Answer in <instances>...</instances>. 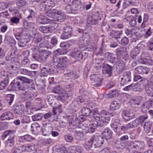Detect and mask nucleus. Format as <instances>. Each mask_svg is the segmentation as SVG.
<instances>
[{
  "mask_svg": "<svg viewBox=\"0 0 153 153\" xmlns=\"http://www.w3.org/2000/svg\"><path fill=\"white\" fill-rule=\"evenodd\" d=\"M72 28L69 25H66L64 27L63 31L71 33Z\"/></svg>",
  "mask_w": 153,
  "mask_h": 153,
  "instance_id": "obj_63",
  "label": "nucleus"
},
{
  "mask_svg": "<svg viewBox=\"0 0 153 153\" xmlns=\"http://www.w3.org/2000/svg\"><path fill=\"white\" fill-rule=\"evenodd\" d=\"M85 101L81 96L79 97L76 98L73 101V103L74 105L77 107L79 105H81L82 103L85 104Z\"/></svg>",
  "mask_w": 153,
  "mask_h": 153,
  "instance_id": "obj_33",
  "label": "nucleus"
},
{
  "mask_svg": "<svg viewBox=\"0 0 153 153\" xmlns=\"http://www.w3.org/2000/svg\"><path fill=\"white\" fill-rule=\"evenodd\" d=\"M120 103L119 102L116 101H113L110 106V109L113 111L118 109L120 108Z\"/></svg>",
  "mask_w": 153,
  "mask_h": 153,
  "instance_id": "obj_36",
  "label": "nucleus"
},
{
  "mask_svg": "<svg viewBox=\"0 0 153 153\" xmlns=\"http://www.w3.org/2000/svg\"><path fill=\"white\" fill-rule=\"evenodd\" d=\"M36 71H30L25 68L21 69L20 71L21 74L30 76H34L36 75Z\"/></svg>",
  "mask_w": 153,
  "mask_h": 153,
  "instance_id": "obj_25",
  "label": "nucleus"
},
{
  "mask_svg": "<svg viewBox=\"0 0 153 153\" xmlns=\"http://www.w3.org/2000/svg\"><path fill=\"white\" fill-rule=\"evenodd\" d=\"M74 87L73 84H69L68 85L64 88L65 91L68 92L71 91H73V89Z\"/></svg>",
  "mask_w": 153,
  "mask_h": 153,
  "instance_id": "obj_60",
  "label": "nucleus"
},
{
  "mask_svg": "<svg viewBox=\"0 0 153 153\" xmlns=\"http://www.w3.org/2000/svg\"><path fill=\"white\" fill-rule=\"evenodd\" d=\"M152 123L151 121L145 122L143 126L144 131L146 133H149L151 130Z\"/></svg>",
  "mask_w": 153,
  "mask_h": 153,
  "instance_id": "obj_38",
  "label": "nucleus"
},
{
  "mask_svg": "<svg viewBox=\"0 0 153 153\" xmlns=\"http://www.w3.org/2000/svg\"><path fill=\"white\" fill-rule=\"evenodd\" d=\"M92 137H93V148H99L103 143V139L101 137H95L93 136Z\"/></svg>",
  "mask_w": 153,
  "mask_h": 153,
  "instance_id": "obj_10",
  "label": "nucleus"
},
{
  "mask_svg": "<svg viewBox=\"0 0 153 153\" xmlns=\"http://www.w3.org/2000/svg\"><path fill=\"white\" fill-rule=\"evenodd\" d=\"M22 150L28 152H32L35 150V146L33 143L28 144L22 145Z\"/></svg>",
  "mask_w": 153,
  "mask_h": 153,
  "instance_id": "obj_28",
  "label": "nucleus"
},
{
  "mask_svg": "<svg viewBox=\"0 0 153 153\" xmlns=\"http://www.w3.org/2000/svg\"><path fill=\"white\" fill-rule=\"evenodd\" d=\"M119 91L116 90L110 91L107 95L110 98H112L117 97L119 95Z\"/></svg>",
  "mask_w": 153,
  "mask_h": 153,
  "instance_id": "obj_45",
  "label": "nucleus"
},
{
  "mask_svg": "<svg viewBox=\"0 0 153 153\" xmlns=\"http://www.w3.org/2000/svg\"><path fill=\"white\" fill-rule=\"evenodd\" d=\"M145 88L147 94L149 96L153 97V82L151 80H148Z\"/></svg>",
  "mask_w": 153,
  "mask_h": 153,
  "instance_id": "obj_12",
  "label": "nucleus"
},
{
  "mask_svg": "<svg viewBox=\"0 0 153 153\" xmlns=\"http://www.w3.org/2000/svg\"><path fill=\"white\" fill-rule=\"evenodd\" d=\"M85 133L84 131H77L75 137L77 139L82 140Z\"/></svg>",
  "mask_w": 153,
  "mask_h": 153,
  "instance_id": "obj_46",
  "label": "nucleus"
},
{
  "mask_svg": "<svg viewBox=\"0 0 153 153\" xmlns=\"http://www.w3.org/2000/svg\"><path fill=\"white\" fill-rule=\"evenodd\" d=\"M131 57L134 60L136 61L139 63H143V60L141 55L139 53H136L135 52L132 51L131 53Z\"/></svg>",
  "mask_w": 153,
  "mask_h": 153,
  "instance_id": "obj_21",
  "label": "nucleus"
},
{
  "mask_svg": "<svg viewBox=\"0 0 153 153\" xmlns=\"http://www.w3.org/2000/svg\"><path fill=\"white\" fill-rule=\"evenodd\" d=\"M27 0H17L16 4L19 7H22L27 3Z\"/></svg>",
  "mask_w": 153,
  "mask_h": 153,
  "instance_id": "obj_57",
  "label": "nucleus"
},
{
  "mask_svg": "<svg viewBox=\"0 0 153 153\" xmlns=\"http://www.w3.org/2000/svg\"><path fill=\"white\" fill-rule=\"evenodd\" d=\"M115 63H116L117 65L119 67L120 71H122L124 69L125 63L123 61L119 60L117 62H116Z\"/></svg>",
  "mask_w": 153,
  "mask_h": 153,
  "instance_id": "obj_52",
  "label": "nucleus"
},
{
  "mask_svg": "<svg viewBox=\"0 0 153 153\" xmlns=\"http://www.w3.org/2000/svg\"><path fill=\"white\" fill-rule=\"evenodd\" d=\"M81 112L82 114L84 115L88 116L90 115L91 111L90 109L87 107L82 108L81 110Z\"/></svg>",
  "mask_w": 153,
  "mask_h": 153,
  "instance_id": "obj_47",
  "label": "nucleus"
},
{
  "mask_svg": "<svg viewBox=\"0 0 153 153\" xmlns=\"http://www.w3.org/2000/svg\"><path fill=\"white\" fill-rule=\"evenodd\" d=\"M10 86L12 87V90L16 91H25L26 90V88L25 87L23 84L19 81H15L14 80L13 81Z\"/></svg>",
  "mask_w": 153,
  "mask_h": 153,
  "instance_id": "obj_5",
  "label": "nucleus"
},
{
  "mask_svg": "<svg viewBox=\"0 0 153 153\" xmlns=\"http://www.w3.org/2000/svg\"><path fill=\"white\" fill-rule=\"evenodd\" d=\"M54 70V69L51 67H49L47 66L42 68L41 72L42 74L45 76H47L48 74H51Z\"/></svg>",
  "mask_w": 153,
  "mask_h": 153,
  "instance_id": "obj_19",
  "label": "nucleus"
},
{
  "mask_svg": "<svg viewBox=\"0 0 153 153\" xmlns=\"http://www.w3.org/2000/svg\"><path fill=\"white\" fill-rule=\"evenodd\" d=\"M97 21L95 19H93L91 17H89L88 18L87 25L88 27L91 25H95L97 23Z\"/></svg>",
  "mask_w": 153,
  "mask_h": 153,
  "instance_id": "obj_44",
  "label": "nucleus"
},
{
  "mask_svg": "<svg viewBox=\"0 0 153 153\" xmlns=\"http://www.w3.org/2000/svg\"><path fill=\"white\" fill-rule=\"evenodd\" d=\"M53 92L58 94L63 93L65 92L64 89L62 88L59 86H57L53 88L52 90Z\"/></svg>",
  "mask_w": 153,
  "mask_h": 153,
  "instance_id": "obj_42",
  "label": "nucleus"
},
{
  "mask_svg": "<svg viewBox=\"0 0 153 153\" xmlns=\"http://www.w3.org/2000/svg\"><path fill=\"white\" fill-rule=\"evenodd\" d=\"M5 42L10 46L12 47L14 50L13 53L16 51V48L15 46L16 42L15 39L10 36H7L5 39Z\"/></svg>",
  "mask_w": 153,
  "mask_h": 153,
  "instance_id": "obj_17",
  "label": "nucleus"
},
{
  "mask_svg": "<svg viewBox=\"0 0 153 153\" xmlns=\"http://www.w3.org/2000/svg\"><path fill=\"white\" fill-rule=\"evenodd\" d=\"M30 41V39L28 36L23 35L21 37V38L18 40V45L20 47H24Z\"/></svg>",
  "mask_w": 153,
  "mask_h": 153,
  "instance_id": "obj_15",
  "label": "nucleus"
},
{
  "mask_svg": "<svg viewBox=\"0 0 153 153\" xmlns=\"http://www.w3.org/2000/svg\"><path fill=\"white\" fill-rule=\"evenodd\" d=\"M71 56L78 61H81L84 57L82 53L76 49L71 53Z\"/></svg>",
  "mask_w": 153,
  "mask_h": 153,
  "instance_id": "obj_14",
  "label": "nucleus"
},
{
  "mask_svg": "<svg viewBox=\"0 0 153 153\" xmlns=\"http://www.w3.org/2000/svg\"><path fill=\"white\" fill-rule=\"evenodd\" d=\"M64 137L65 140L69 143L72 142L74 140L73 137L71 135L69 134L64 135Z\"/></svg>",
  "mask_w": 153,
  "mask_h": 153,
  "instance_id": "obj_58",
  "label": "nucleus"
},
{
  "mask_svg": "<svg viewBox=\"0 0 153 153\" xmlns=\"http://www.w3.org/2000/svg\"><path fill=\"white\" fill-rule=\"evenodd\" d=\"M148 117L147 116L141 115L138 118H136V119L137 121L138 122V123L139 125L140 124H142L145 120Z\"/></svg>",
  "mask_w": 153,
  "mask_h": 153,
  "instance_id": "obj_49",
  "label": "nucleus"
},
{
  "mask_svg": "<svg viewBox=\"0 0 153 153\" xmlns=\"http://www.w3.org/2000/svg\"><path fill=\"white\" fill-rule=\"evenodd\" d=\"M71 33L63 31L62 34L61 38L63 39H68L71 36Z\"/></svg>",
  "mask_w": 153,
  "mask_h": 153,
  "instance_id": "obj_55",
  "label": "nucleus"
},
{
  "mask_svg": "<svg viewBox=\"0 0 153 153\" xmlns=\"http://www.w3.org/2000/svg\"><path fill=\"white\" fill-rule=\"evenodd\" d=\"M72 4L74 11H80L83 9L80 0H73Z\"/></svg>",
  "mask_w": 153,
  "mask_h": 153,
  "instance_id": "obj_23",
  "label": "nucleus"
},
{
  "mask_svg": "<svg viewBox=\"0 0 153 153\" xmlns=\"http://www.w3.org/2000/svg\"><path fill=\"white\" fill-rule=\"evenodd\" d=\"M63 48L58 49L56 51H54V56H59L60 57H63L60 56L62 54H63Z\"/></svg>",
  "mask_w": 153,
  "mask_h": 153,
  "instance_id": "obj_56",
  "label": "nucleus"
},
{
  "mask_svg": "<svg viewBox=\"0 0 153 153\" xmlns=\"http://www.w3.org/2000/svg\"><path fill=\"white\" fill-rule=\"evenodd\" d=\"M70 149L71 153H83V148L81 146H71Z\"/></svg>",
  "mask_w": 153,
  "mask_h": 153,
  "instance_id": "obj_32",
  "label": "nucleus"
},
{
  "mask_svg": "<svg viewBox=\"0 0 153 153\" xmlns=\"http://www.w3.org/2000/svg\"><path fill=\"white\" fill-rule=\"evenodd\" d=\"M7 136H10V139H7L6 141V144L7 146L12 147L14 144V138L15 137L14 134L12 131L7 130L4 131L3 134V139H4Z\"/></svg>",
  "mask_w": 153,
  "mask_h": 153,
  "instance_id": "obj_2",
  "label": "nucleus"
},
{
  "mask_svg": "<svg viewBox=\"0 0 153 153\" xmlns=\"http://www.w3.org/2000/svg\"><path fill=\"white\" fill-rule=\"evenodd\" d=\"M37 22L40 24H44L48 23H52V21L44 16L40 15L38 17Z\"/></svg>",
  "mask_w": 153,
  "mask_h": 153,
  "instance_id": "obj_24",
  "label": "nucleus"
},
{
  "mask_svg": "<svg viewBox=\"0 0 153 153\" xmlns=\"http://www.w3.org/2000/svg\"><path fill=\"white\" fill-rule=\"evenodd\" d=\"M51 62L54 64L57 63L56 67L59 70H63L66 68L68 63L66 57H60L59 56H53Z\"/></svg>",
  "mask_w": 153,
  "mask_h": 153,
  "instance_id": "obj_1",
  "label": "nucleus"
},
{
  "mask_svg": "<svg viewBox=\"0 0 153 153\" xmlns=\"http://www.w3.org/2000/svg\"><path fill=\"white\" fill-rule=\"evenodd\" d=\"M14 95L13 94H9L7 96V102L10 105H11L14 100Z\"/></svg>",
  "mask_w": 153,
  "mask_h": 153,
  "instance_id": "obj_59",
  "label": "nucleus"
},
{
  "mask_svg": "<svg viewBox=\"0 0 153 153\" xmlns=\"http://www.w3.org/2000/svg\"><path fill=\"white\" fill-rule=\"evenodd\" d=\"M127 48L125 47H121L117 48L116 50V54L118 56H120L124 54L126 52Z\"/></svg>",
  "mask_w": 153,
  "mask_h": 153,
  "instance_id": "obj_39",
  "label": "nucleus"
},
{
  "mask_svg": "<svg viewBox=\"0 0 153 153\" xmlns=\"http://www.w3.org/2000/svg\"><path fill=\"white\" fill-rule=\"evenodd\" d=\"M131 72L130 71H126L123 74V77L121 78L120 84L122 85L127 84L131 81Z\"/></svg>",
  "mask_w": 153,
  "mask_h": 153,
  "instance_id": "obj_11",
  "label": "nucleus"
},
{
  "mask_svg": "<svg viewBox=\"0 0 153 153\" xmlns=\"http://www.w3.org/2000/svg\"><path fill=\"white\" fill-rule=\"evenodd\" d=\"M110 118L108 117L102 116L98 121H94L91 122V126L94 127L98 126H102L105 124L108 123L110 121Z\"/></svg>",
  "mask_w": 153,
  "mask_h": 153,
  "instance_id": "obj_4",
  "label": "nucleus"
},
{
  "mask_svg": "<svg viewBox=\"0 0 153 153\" xmlns=\"http://www.w3.org/2000/svg\"><path fill=\"white\" fill-rule=\"evenodd\" d=\"M97 127H94L91 126V123L90 125V127H88L87 131L86 133H92L95 132L96 128Z\"/></svg>",
  "mask_w": 153,
  "mask_h": 153,
  "instance_id": "obj_62",
  "label": "nucleus"
},
{
  "mask_svg": "<svg viewBox=\"0 0 153 153\" xmlns=\"http://www.w3.org/2000/svg\"><path fill=\"white\" fill-rule=\"evenodd\" d=\"M51 53V51L44 50L40 53L41 61H45Z\"/></svg>",
  "mask_w": 153,
  "mask_h": 153,
  "instance_id": "obj_31",
  "label": "nucleus"
},
{
  "mask_svg": "<svg viewBox=\"0 0 153 153\" xmlns=\"http://www.w3.org/2000/svg\"><path fill=\"white\" fill-rule=\"evenodd\" d=\"M121 124L120 121L118 120H115L113 123L111 125V127L113 128L114 131L117 133L120 132Z\"/></svg>",
  "mask_w": 153,
  "mask_h": 153,
  "instance_id": "obj_27",
  "label": "nucleus"
},
{
  "mask_svg": "<svg viewBox=\"0 0 153 153\" xmlns=\"http://www.w3.org/2000/svg\"><path fill=\"white\" fill-rule=\"evenodd\" d=\"M30 61L27 57H25L22 60V65L28 66L30 65Z\"/></svg>",
  "mask_w": 153,
  "mask_h": 153,
  "instance_id": "obj_64",
  "label": "nucleus"
},
{
  "mask_svg": "<svg viewBox=\"0 0 153 153\" xmlns=\"http://www.w3.org/2000/svg\"><path fill=\"white\" fill-rule=\"evenodd\" d=\"M13 117L12 113L9 111H7L3 113L0 116V120H9L12 119Z\"/></svg>",
  "mask_w": 153,
  "mask_h": 153,
  "instance_id": "obj_30",
  "label": "nucleus"
},
{
  "mask_svg": "<svg viewBox=\"0 0 153 153\" xmlns=\"http://www.w3.org/2000/svg\"><path fill=\"white\" fill-rule=\"evenodd\" d=\"M57 10L54 9H51L48 10L46 13V15L49 17L53 18L56 16V13H57Z\"/></svg>",
  "mask_w": 153,
  "mask_h": 153,
  "instance_id": "obj_41",
  "label": "nucleus"
},
{
  "mask_svg": "<svg viewBox=\"0 0 153 153\" xmlns=\"http://www.w3.org/2000/svg\"><path fill=\"white\" fill-rule=\"evenodd\" d=\"M153 103L152 100H150L144 102L141 107L142 112L144 113H146Z\"/></svg>",
  "mask_w": 153,
  "mask_h": 153,
  "instance_id": "obj_20",
  "label": "nucleus"
},
{
  "mask_svg": "<svg viewBox=\"0 0 153 153\" xmlns=\"http://www.w3.org/2000/svg\"><path fill=\"white\" fill-rule=\"evenodd\" d=\"M102 79L100 77V76L98 75L97 76V78L94 81L96 82V83L94 84V86L96 87H98L100 86L102 83Z\"/></svg>",
  "mask_w": 153,
  "mask_h": 153,
  "instance_id": "obj_54",
  "label": "nucleus"
},
{
  "mask_svg": "<svg viewBox=\"0 0 153 153\" xmlns=\"http://www.w3.org/2000/svg\"><path fill=\"white\" fill-rule=\"evenodd\" d=\"M17 80H19L24 82L28 84L30 86L31 88L35 89V85L33 83V80L32 79H28V78L22 76H19L17 77Z\"/></svg>",
  "mask_w": 153,
  "mask_h": 153,
  "instance_id": "obj_13",
  "label": "nucleus"
},
{
  "mask_svg": "<svg viewBox=\"0 0 153 153\" xmlns=\"http://www.w3.org/2000/svg\"><path fill=\"white\" fill-rule=\"evenodd\" d=\"M122 31L121 32L117 30H112L110 33V35L112 36V37H114L116 39L120 38V35L122 34Z\"/></svg>",
  "mask_w": 153,
  "mask_h": 153,
  "instance_id": "obj_40",
  "label": "nucleus"
},
{
  "mask_svg": "<svg viewBox=\"0 0 153 153\" xmlns=\"http://www.w3.org/2000/svg\"><path fill=\"white\" fill-rule=\"evenodd\" d=\"M58 26V25L56 23H55V25L52 23L51 26H40L39 27V30L43 33H51L53 32L56 28H57Z\"/></svg>",
  "mask_w": 153,
  "mask_h": 153,
  "instance_id": "obj_7",
  "label": "nucleus"
},
{
  "mask_svg": "<svg viewBox=\"0 0 153 153\" xmlns=\"http://www.w3.org/2000/svg\"><path fill=\"white\" fill-rule=\"evenodd\" d=\"M93 137H91L88 141L85 142V147L87 150L91 149V148H93Z\"/></svg>",
  "mask_w": 153,
  "mask_h": 153,
  "instance_id": "obj_37",
  "label": "nucleus"
},
{
  "mask_svg": "<svg viewBox=\"0 0 153 153\" xmlns=\"http://www.w3.org/2000/svg\"><path fill=\"white\" fill-rule=\"evenodd\" d=\"M102 67L105 69L102 70V73L104 74H107L109 76H110L112 74V66L107 64H102Z\"/></svg>",
  "mask_w": 153,
  "mask_h": 153,
  "instance_id": "obj_22",
  "label": "nucleus"
},
{
  "mask_svg": "<svg viewBox=\"0 0 153 153\" xmlns=\"http://www.w3.org/2000/svg\"><path fill=\"white\" fill-rule=\"evenodd\" d=\"M80 120H79V119L76 118L74 120H73V121H70L69 124L70 126L71 125L73 126H79V124H80Z\"/></svg>",
  "mask_w": 153,
  "mask_h": 153,
  "instance_id": "obj_50",
  "label": "nucleus"
},
{
  "mask_svg": "<svg viewBox=\"0 0 153 153\" xmlns=\"http://www.w3.org/2000/svg\"><path fill=\"white\" fill-rule=\"evenodd\" d=\"M13 110L15 114L18 115H22L24 113L25 107L23 105H19L14 107Z\"/></svg>",
  "mask_w": 153,
  "mask_h": 153,
  "instance_id": "obj_16",
  "label": "nucleus"
},
{
  "mask_svg": "<svg viewBox=\"0 0 153 153\" xmlns=\"http://www.w3.org/2000/svg\"><path fill=\"white\" fill-rule=\"evenodd\" d=\"M57 12V13L56 14V18L54 19L52 21V23L53 25H55V23H56L58 25V22H63L66 19L65 16L62 11L58 10Z\"/></svg>",
  "mask_w": 153,
  "mask_h": 153,
  "instance_id": "obj_8",
  "label": "nucleus"
},
{
  "mask_svg": "<svg viewBox=\"0 0 153 153\" xmlns=\"http://www.w3.org/2000/svg\"><path fill=\"white\" fill-rule=\"evenodd\" d=\"M123 119L126 120L128 121L134 118V114L133 111L130 110H124L122 113Z\"/></svg>",
  "mask_w": 153,
  "mask_h": 153,
  "instance_id": "obj_9",
  "label": "nucleus"
},
{
  "mask_svg": "<svg viewBox=\"0 0 153 153\" xmlns=\"http://www.w3.org/2000/svg\"><path fill=\"white\" fill-rule=\"evenodd\" d=\"M43 116L41 114H37L32 116V120L33 121H38L41 120Z\"/></svg>",
  "mask_w": 153,
  "mask_h": 153,
  "instance_id": "obj_48",
  "label": "nucleus"
},
{
  "mask_svg": "<svg viewBox=\"0 0 153 153\" xmlns=\"http://www.w3.org/2000/svg\"><path fill=\"white\" fill-rule=\"evenodd\" d=\"M64 75L65 77L71 78H74L78 77L76 72L69 69L67 70L66 72L64 74Z\"/></svg>",
  "mask_w": 153,
  "mask_h": 153,
  "instance_id": "obj_34",
  "label": "nucleus"
},
{
  "mask_svg": "<svg viewBox=\"0 0 153 153\" xmlns=\"http://www.w3.org/2000/svg\"><path fill=\"white\" fill-rule=\"evenodd\" d=\"M146 80L144 79L140 80L136 83H133V91L135 92H141L144 89L145 82Z\"/></svg>",
  "mask_w": 153,
  "mask_h": 153,
  "instance_id": "obj_6",
  "label": "nucleus"
},
{
  "mask_svg": "<svg viewBox=\"0 0 153 153\" xmlns=\"http://www.w3.org/2000/svg\"><path fill=\"white\" fill-rule=\"evenodd\" d=\"M8 4L4 2H0V10H5L7 8Z\"/></svg>",
  "mask_w": 153,
  "mask_h": 153,
  "instance_id": "obj_61",
  "label": "nucleus"
},
{
  "mask_svg": "<svg viewBox=\"0 0 153 153\" xmlns=\"http://www.w3.org/2000/svg\"><path fill=\"white\" fill-rule=\"evenodd\" d=\"M8 81L5 80L0 82V90L4 89L8 85Z\"/></svg>",
  "mask_w": 153,
  "mask_h": 153,
  "instance_id": "obj_53",
  "label": "nucleus"
},
{
  "mask_svg": "<svg viewBox=\"0 0 153 153\" xmlns=\"http://www.w3.org/2000/svg\"><path fill=\"white\" fill-rule=\"evenodd\" d=\"M112 131L108 128H105L102 133V134L104 138L106 140H109L112 135Z\"/></svg>",
  "mask_w": 153,
  "mask_h": 153,
  "instance_id": "obj_18",
  "label": "nucleus"
},
{
  "mask_svg": "<svg viewBox=\"0 0 153 153\" xmlns=\"http://www.w3.org/2000/svg\"><path fill=\"white\" fill-rule=\"evenodd\" d=\"M128 124L130 128H134L139 125L136 119L128 123Z\"/></svg>",
  "mask_w": 153,
  "mask_h": 153,
  "instance_id": "obj_51",
  "label": "nucleus"
},
{
  "mask_svg": "<svg viewBox=\"0 0 153 153\" xmlns=\"http://www.w3.org/2000/svg\"><path fill=\"white\" fill-rule=\"evenodd\" d=\"M115 146L118 149H123L124 148L126 144L121 141H117L114 143Z\"/></svg>",
  "mask_w": 153,
  "mask_h": 153,
  "instance_id": "obj_43",
  "label": "nucleus"
},
{
  "mask_svg": "<svg viewBox=\"0 0 153 153\" xmlns=\"http://www.w3.org/2000/svg\"><path fill=\"white\" fill-rule=\"evenodd\" d=\"M135 70L138 73L141 74H147L149 71V69L146 67L138 66L135 68Z\"/></svg>",
  "mask_w": 153,
  "mask_h": 153,
  "instance_id": "obj_26",
  "label": "nucleus"
},
{
  "mask_svg": "<svg viewBox=\"0 0 153 153\" xmlns=\"http://www.w3.org/2000/svg\"><path fill=\"white\" fill-rule=\"evenodd\" d=\"M105 57L107 60L111 63L114 64L116 62V57L112 53L107 52L105 54Z\"/></svg>",
  "mask_w": 153,
  "mask_h": 153,
  "instance_id": "obj_29",
  "label": "nucleus"
},
{
  "mask_svg": "<svg viewBox=\"0 0 153 153\" xmlns=\"http://www.w3.org/2000/svg\"><path fill=\"white\" fill-rule=\"evenodd\" d=\"M34 139L31 136L28 134H26L22 136L19 137V140L20 142H23L25 141H31Z\"/></svg>",
  "mask_w": 153,
  "mask_h": 153,
  "instance_id": "obj_35",
  "label": "nucleus"
},
{
  "mask_svg": "<svg viewBox=\"0 0 153 153\" xmlns=\"http://www.w3.org/2000/svg\"><path fill=\"white\" fill-rule=\"evenodd\" d=\"M128 146L135 151L136 149L140 150L143 149L144 147V143L142 141L130 140L127 143Z\"/></svg>",
  "mask_w": 153,
  "mask_h": 153,
  "instance_id": "obj_3",
  "label": "nucleus"
}]
</instances>
